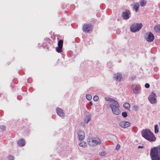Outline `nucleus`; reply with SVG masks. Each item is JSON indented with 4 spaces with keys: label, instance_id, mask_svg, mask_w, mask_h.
<instances>
[{
    "label": "nucleus",
    "instance_id": "7",
    "mask_svg": "<svg viewBox=\"0 0 160 160\" xmlns=\"http://www.w3.org/2000/svg\"><path fill=\"white\" fill-rule=\"evenodd\" d=\"M156 94L153 92L151 93L148 97V100L152 104H155L157 102V100L156 98Z\"/></svg>",
    "mask_w": 160,
    "mask_h": 160
},
{
    "label": "nucleus",
    "instance_id": "4",
    "mask_svg": "<svg viewBox=\"0 0 160 160\" xmlns=\"http://www.w3.org/2000/svg\"><path fill=\"white\" fill-rule=\"evenodd\" d=\"M87 142L89 145L93 146L97 145L100 142V140L98 137H89L88 139Z\"/></svg>",
    "mask_w": 160,
    "mask_h": 160
},
{
    "label": "nucleus",
    "instance_id": "2",
    "mask_svg": "<svg viewBox=\"0 0 160 160\" xmlns=\"http://www.w3.org/2000/svg\"><path fill=\"white\" fill-rule=\"evenodd\" d=\"M160 155V147H154L150 151V156L152 160L154 159L157 160L159 158Z\"/></svg>",
    "mask_w": 160,
    "mask_h": 160
},
{
    "label": "nucleus",
    "instance_id": "31",
    "mask_svg": "<svg viewBox=\"0 0 160 160\" xmlns=\"http://www.w3.org/2000/svg\"><path fill=\"white\" fill-rule=\"evenodd\" d=\"M0 128L2 131H4L6 129V127L4 125H1Z\"/></svg>",
    "mask_w": 160,
    "mask_h": 160
},
{
    "label": "nucleus",
    "instance_id": "25",
    "mask_svg": "<svg viewBox=\"0 0 160 160\" xmlns=\"http://www.w3.org/2000/svg\"><path fill=\"white\" fill-rule=\"evenodd\" d=\"M154 132L155 133H157L158 132V128L157 124L154 126Z\"/></svg>",
    "mask_w": 160,
    "mask_h": 160
},
{
    "label": "nucleus",
    "instance_id": "18",
    "mask_svg": "<svg viewBox=\"0 0 160 160\" xmlns=\"http://www.w3.org/2000/svg\"><path fill=\"white\" fill-rule=\"evenodd\" d=\"M79 145L80 147H82V148H85L87 146V143L86 142L84 141L81 142L79 144Z\"/></svg>",
    "mask_w": 160,
    "mask_h": 160
},
{
    "label": "nucleus",
    "instance_id": "32",
    "mask_svg": "<svg viewBox=\"0 0 160 160\" xmlns=\"http://www.w3.org/2000/svg\"><path fill=\"white\" fill-rule=\"evenodd\" d=\"M120 148V146L119 144H118L116 147V149L118 150Z\"/></svg>",
    "mask_w": 160,
    "mask_h": 160
},
{
    "label": "nucleus",
    "instance_id": "20",
    "mask_svg": "<svg viewBox=\"0 0 160 160\" xmlns=\"http://www.w3.org/2000/svg\"><path fill=\"white\" fill-rule=\"evenodd\" d=\"M105 100L107 101H109L111 102V104H112V103H113L114 101H116L114 100L113 98H109L108 97H105Z\"/></svg>",
    "mask_w": 160,
    "mask_h": 160
},
{
    "label": "nucleus",
    "instance_id": "14",
    "mask_svg": "<svg viewBox=\"0 0 160 160\" xmlns=\"http://www.w3.org/2000/svg\"><path fill=\"white\" fill-rule=\"evenodd\" d=\"M132 90L134 93L138 94L141 92V90L138 87H136L135 86H132Z\"/></svg>",
    "mask_w": 160,
    "mask_h": 160
},
{
    "label": "nucleus",
    "instance_id": "23",
    "mask_svg": "<svg viewBox=\"0 0 160 160\" xmlns=\"http://www.w3.org/2000/svg\"><path fill=\"white\" fill-rule=\"evenodd\" d=\"M146 4V2L144 0H142L140 1V5L141 7H143Z\"/></svg>",
    "mask_w": 160,
    "mask_h": 160
},
{
    "label": "nucleus",
    "instance_id": "13",
    "mask_svg": "<svg viewBox=\"0 0 160 160\" xmlns=\"http://www.w3.org/2000/svg\"><path fill=\"white\" fill-rule=\"evenodd\" d=\"M56 112L58 115L63 118L64 116V114L63 110L61 108H56Z\"/></svg>",
    "mask_w": 160,
    "mask_h": 160
},
{
    "label": "nucleus",
    "instance_id": "26",
    "mask_svg": "<svg viewBox=\"0 0 160 160\" xmlns=\"http://www.w3.org/2000/svg\"><path fill=\"white\" fill-rule=\"evenodd\" d=\"M86 98L88 100H90L92 98V96L89 94H87L86 95Z\"/></svg>",
    "mask_w": 160,
    "mask_h": 160
},
{
    "label": "nucleus",
    "instance_id": "17",
    "mask_svg": "<svg viewBox=\"0 0 160 160\" xmlns=\"http://www.w3.org/2000/svg\"><path fill=\"white\" fill-rule=\"evenodd\" d=\"M139 8V5L138 3H136L134 4L133 7V8L135 10L136 12L138 11V9Z\"/></svg>",
    "mask_w": 160,
    "mask_h": 160
},
{
    "label": "nucleus",
    "instance_id": "12",
    "mask_svg": "<svg viewBox=\"0 0 160 160\" xmlns=\"http://www.w3.org/2000/svg\"><path fill=\"white\" fill-rule=\"evenodd\" d=\"M130 14V12L128 10H126L122 13V16L123 18L128 19L129 18Z\"/></svg>",
    "mask_w": 160,
    "mask_h": 160
},
{
    "label": "nucleus",
    "instance_id": "30",
    "mask_svg": "<svg viewBox=\"0 0 160 160\" xmlns=\"http://www.w3.org/2000/svg\"><path fill=\"white\" fill-rule=\"evenodd\" d=\"M106 154V152L104 151H102L99 153L100 155L102 156H104Z\"/></svg>",
    "mask_w": 160,
    "mask_h": 160
},
{
    "label": "nucleus",
    "instance_id": "24",
    "mask_svg": "<svg viewBox=\"0 0 160 160\" xmlns=\"http://www.w3.org/2000/svg\"><path fill=\"white\" fill-rule=\"evenodd\" d=\"M62 48L59 46H58V47H56V51L58 53H60L62 51Z\"/></svg>",
    "mask_w": 160,
    "mask_h": 160
},
{
    "label": "nucleus",
    "instance_id": "35",
    "mask_svg": "<svg viewBox=\"0 0 160 160\" xmlns=\"http://www.w3.org/2000/svg\"><path fill=\"white\" fill-rule=\"evenodd\" d=\"M136 78V77L135 76H133L132 77H131V79L132 80H133L135 79Z\"/></svg>",
    "mask_w": 160,
    "mask_h": 160
},
{
    "label": "nucleus",
    "instance_id": "11",
    "mask_svg": "<svg viewBox=\"0 0 160 160\" xmlns=\"http://www.w3.org/2000/svg\"><path fill=\"white\" fill-rule=\"evenodd\" d=\"M78 139L79 140H82L84 139L85 134L83 131H79L78 132Z\"/></svg>",
    "mask_w": 160,
    "mask_h": 160
},
{
    "label": "nucleus",
    "instance_id": "10",
    "mask_svg": "<svg viewBox=\"0 0 160 160\" xmlns=\"http://www.w3.org/2000/svg\"><path fill=\"white\" fill-rule=\"evenodd\" d=\"M113 78L116 81L119 82L122 79V75L121 73H118L114 75Z\"/></svg>",
    "mask_w": 160,
    "mask_h": 160
},
{
    "label": "nucleus",
    "instance_id": "15",
    "mask_svg": "<svg viewBox=\"0 0 160 160\" xmlns=\"http://www.w3.org/2000/svg\"><path fill=\"white\" fill-rule=\"evenodd\" d=\"M153 29L156 32H160V24H158L155 25Z\"/></svg>",
    "mask_w": 160,
    "mask_h": 160
},
{
    "label": "nucleus",
    "instance_id": "3",
    "mask_svg": "<svg viewBox=\"0 0 160 160\" xmlns=\"http://www.w3.org/2000/svg\"><path fill=\"white\" fill-rule=\"evenodd\" d=\"M110 107L114 114L118 115L121 113V111L119 109V105L117 101H114L113 103L111 104Z\"/></svg>",
    "mask_w": 160,
    "mask_h": 160
},
{
    "label": "nucleus",
    "instance_id": "36",
    "mask_svg": "<svg viewBox=\"0 0 160 160\" xmlns=\"http://www.w3.org/2000/svg\"><path fill=\"white\" fill-rule=\"evenodd\" d=\"M141 148L140 146H139L138 147V148Z\"/></svg>",
    "mask_w": 160,
    "mask_h": 160
},
{
    "label": "nucleus",
    "instance_id": "28",
    "mask_svg": "<svg viewBox=\"0 0 160 160\" xmlns=\"http://www.w3.org/2000/svg\"><path fill=\"white\" fill-rule=\"evenodd\" d=\"M99 97L98 96H95L93 98V99L95 101H97L98 100Z\"/></svg>",
    "mask_w": 160,
    "mask_h": 160
},
{
    "label": "nucleus",
    "instance_id": "6",
    "mask_svg": "<svg viewBox=\"0 0 160 160\" xmlns=\"http://www.w3.org/2000/svg\"><path fill=\"white\" fill-rule=\"evenodd\" d=\"M92 26L91 24H85L83 27L82 29L83 32L86 33H89L92 31Z\"/></svg>",
    "mask_w": 160,
    "mask_h": 160
},
{
    "label": "nucleus",
    "instance_id": "29",
    "mask_svg": "<svg viewBox=\"0 0 160 160\" xmlns=\"http://www.w3.org/2000/svg\"><path fill=\"white\" fill-rule=\"evenodd\" d=\"M122 115L124 118H125L128 116L127 113L126 112H122Z\"/></svg>",
    "mask_w": 160,
    "mask_h": 160
},
{
    "label": "nucleus",
    "instance_id": "1",
    "mask_svg": "<svg viewBox=\"0 0 160 160\" xmlns=\"http://www.w3.org/2000/svg\"><path fill=\"white\" fill-rule=\"evenodd\" d=\"M141 134L144 138L150 142H153L156 140V138L149 129H146L142 130Z\"/></svg>",
    "mask_w": 160,
    "mask_h": 160
},
{
    "label": "nucleus",
    "instance_id": "19",
    "mask_svg": "<svg viewBox=\"0 0 160 160\" xmlns=\"http://www.w3.org/2000/svg\"><path fill=\"white\" fill-rule=\"evenodd\" d=\"M88 116H87L84 119V122L86 123H88V121L90 119V114L88 113H87V115Z\"/></svg>",
    "mask_w": 160,
    "mask_h": 160
},
{
    "label": "nucleus",
    "instance_id": "34",
    "mask_svg": "<svg viewBox=\"0 0 160 160\" xmlns=\"http://www.w3.org/2000/svg\"><path fill=\"white\" fill-rule=\"evenodd\" d=\"M133 109L136 111L138 109V107L137 106H135L133 107Z\"/></svg>",
    "mask_w": 160,
    "mask_h": 160
},
{
    "label": "nucleus",
    "instance_id": "9",
    "mask_svg": "<svg viewBox=\"0 0 160 160\" xmlns=\"http://www.w3.org/2000/svg\"><path fill=\"white\" fill-rule=\"evenodd\" d=\"M130 125L131 123L130 122L125 121H121L119 123L120 127L124 128H127L130 126Z\"/></svg>",
    "mask_w": 160,
    "mask_h": 160
},
{
    "label": "nucleus",
    "instance_id": "5",
    "mask_svg": "<svg viewBox=\"0 0 160 160\" xmlns=\"http://www.w3.org/2000/svg\"><path fill=\"white\" fill-rule=\"evenodd\" d=\"M142 23H134L130 27L131 31L135 32L139 31L142 28Z\"/></svg>",
    "mask_w": 160,
    "mask_h": 160
},
{
    "label": "nucleus",
    "instance_id": "21",
    "mask_svg": "<svg viewBox=\"0 0 160 160\" xmlns=\"http://www.w3.org/2000/svg\"><path fill=\"white\" fill-rule=\"evenodd\" d=\"M123 106L124 108L128 109L130 108V105L128 103L126 102L123 104Z\"/></svg>",
    "mask_w": 160,
    "mask_h": 160
},
{
    "label": "nucleus",
    "instance_id": "8",
    "mask_svg": "<svg viewBox=\"0 0 160 160\" xmlns=\"http://www.w3.org/2000/svg\"><path fill=\"white\" fill-rule=\"evenodd\" d=\"M154 36L153 34L151 32L147 33L146 34V39L149 42L153 41L154 39Z\"/></svg>",
    "mask_w": 160,
    "mask_h": 160
},
{
    "label": "nucleus",
    "instance_id": "27",
    "mask_svg": "<svg viewBox=\"0 0 160 160\" xmlns=\"http://www.w3.org/2000/svg\"><path fill=\"white\" fill-rule=\"evenodd\" d=\"M8 160H14V157L12 155H9L8 156Z\"/></svg>",
    "mask_w": 160,
    "mask_h": 160
},
{
    "label": "nucleus",
    "instance_id": "22",
    "mask_svg": "<svg viewBox=\"0 0 160 160\" xmlns=\"http://www.w3.org/2000/svg\"><path fill=\"white\" fill-rule=\"evenodd\" d=\"M63 44V41L62 40H60L58 41V46L62 48Z\"/></svg>",
    "mask_w": 160,
    "mask_h": 160
},
{
    "label": "nucleus",
    "instance_id": "16",
    "mask_svg": "<svg viewBox=\"0 0 160 160\" xmlns=\"http://www.w3.org/2000/svg\"><path fill=\"white\" fill-rule=\"evenodd\" d=\"M18 144L20 146H23L25 145L24 140L23 139L19 140L18 142Z\"/></svg>",
    "mask_w": 160,
    "mask_h": 160
},
{
    "label": "nucleus",
    "instance_id": "33",
    "mask_svg": "<svg viewBox=\"0 0 160 160\" xmlns=\"http://www.w3.org/2000/svg\"><path fill=\"white\" fill-rule=\"evenodd\" d=\"M145 87L146 88H148L150 87V85L148 83H147L145 84Z\"/></svg>",
    "mask_w": 160,
    "mask_h": 160
}]
</instances>
